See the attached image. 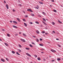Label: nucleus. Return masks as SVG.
<instances>
[{
	"instance_id": "obj_36",
	"label": "nucleus",
	"mask_w": 63,
	"mask_h": 63,
	"mask_svg": "<svg viewBox=\"0 0 63 63\" xmlns=\"http://www.w3.org/2000/svg\"><path fill=\"white\" fill-rule=\"evenodd\" d=\"M45 34L46 35H48V33L46 32L45 33Z\"/></svg>"
},
{
	"instance_id": "obj_42",
	"label": "nucleus",
	"mask_w": 63,
	"mask_h": 63,
	"mask_svg": "<svg viewBox=\"0 0 63 63\" xmlns=\"http://www.w3.org/2000/svg\"><path fill=\"white\" fill-rule=\"evenodd\" d=\"M32 44H33V45H35V44L33 42H32Z\"/></svg>"
},
{
	"instance_id": "obj_32",
	"label": "nucleus",
	"mask_w": 63,
	"mask_h": 63,
	"mask_svg": "<svg viewBox=\"0 0 63 63\" xmlns=\"http://www.w3.org/2000/svg\"><path fill=\"white\" fill-rule=\"evenodd\" d=\"M6 59L7 61H9V59H8V58H6Z\"/></svg>"
},
{
	"instance_id": "obj_16",
	"label": "nucleus",
	"mask_w": 63,
	"mask_h": 63,
	"mask_svg": "<svg viewBox=\"0 0 63 63\" xmlns=\"http://www.w3.org/2000/svg\"><path fill=\"white\" fill-rule=\"evenodd\" d=\"M12 53H13V54H15V52L13 51H12Z\"/></svg>"
},
{
	"instance_id": "obj_14",
	"label": "nucleus",
	"mask_w": 63,
	"mask_h": 63,
	"mask_svg": "<svg viewBox=\"0 0 63 63\" xmlns=\"http://www.w3.org/2000/svg\"><path fill=\"white\" fill-rule=\"evenodd\" d=\"M60 60H61V59L60 58H58L57 59V60H58V61H60Z\"/></svg>"
},
{
	"instance_id": "obj_15",
	"label": "nucleus",
	"mask_w": 63,
	"mask_h": 63,
	"mask_svg": "<svg viewBox=\"0 0 63 63\" xmlns=\"http://www.w3.org/2000/svg\"><path fill=\"white\" fill-rule=\"evenodd\" d=\"M24 25H25V26H26H26H27V24H26L25 23H24Z\"/></svg>"
},
{
	"instance_id": "obj_18",
	"label": "nucleus",
	"mask_w": 63,
	"mask_h": 63,
	"mask_svg": "<svg viewBox=\"0 0 63 63\" xmlns=\"http://www.w3.org/2000/svg\"><path fill=\"white\" fill-rule=\"evenodd\" d=\"M43 19L44 21H46V19H45L44 18H43Z\"/></svg>"
},
{
	"instance_id": "obj_9",
	"label": "nucleus",
	"mask_w": 63,
	"mask_h": 63,
	"mask_svg": "<svg viewBox=\"0 0 63 63\" xmlns=\"http://www.w3.org/2000/svg\"><path fill=\"white\" fill-rule=\"evenodd\" d=\"M4 44L6 46H8L9 45H8V44H7L6 43H4Z\"/></svg>"
},
{
	"instance_id": "obj_56",
	"label": "nucleus",
	"mask_w": 63,
	"mask_h": 63,
	"mask_svg": "<svg viewBox=\"0 0 63 63\" xmlns=\"http://www.w3.org/2000/svg\"><path fill=\"white\" fill-rule=\"evenodd\" d=\"M42 50H45V49H42Z\"/></svg>"
},
{
	"instance_id": "obj_45",
	"label": "nucleus",
	"mask_w": 63,
	"mask_h": 63,
	"mask_svg": "<svg viewBox=\"0 0 63 63\" xmlns=\"http://www.w3.org/2000/svg\"><path fill=\"white\" fill-rule=\"evenodd\" d=\"M30 24H33V23L32 22H30Z\"/></svg>"
},
{
	"instance_id": "obj_63",
	"label": "nucleus",
	"mask_w": 63,
	"mask_h": 63,
	"mask_svg": "<svg viewBox=\"0 0 63 63\" xmlns=\"http://www.w3.org/2000/svg\"><path fill=\"white\" fill-rule=\"evenodd\" d=\"M49 57H51V56H49Z\"/></svg>"
},
{
	"instance_id": "obj_51",
	"label": "nucleus",
	"mask_w": 63,
	"mask_h": 63,
	"mask_svg": "<svg viewBox=\"0 0 63 63\" xmlns=\"http://www.w3.org/2000/svg\"><path fill=\"white\" fill-rule=\"evenodd\" d=\"M54 0H52V1L53 2H54Z\"/></svg>"
},
{
	"instance_id": "obj_58",
	"label": "nucleus",
	"mask_w": 63,
	"mask_h": 63,
	"mask_svg": "<svg viewBox=\"0 0 63 63\" xmlns=\"http://www.w3.org/2000/svg\"><path fill=\"white\" fill-rule=\"evenodd\" d=\"M54 60H53L52 61V62H53V61H54Z\"/></svg>"
},
{
	"instance_id": "obj_23",
	"label": "nucleus",
	"mask_w": 63,
	"mask_h": 63,
	"mask_svg": "<svg viewBox=\"0 0 63 63\" xmlns=\"http://www.w3.org/2000/svg\"><path fill=\"white\" fill-rule=\"evenodd\" d=\"M58 22H59V23H62V22H60L59 20H58Z\"/></svg>"
},
{
	"instance_id": "obj_30",
	"label": "nucleus",
	"mask_w": 63,
	"mask_h": 63,
	"mask_svg": "<svg viewBox=\"0 0 63 63\" xmlns=\"http://www.w3.org/2000/svg\"><path fill=\"white\" fill-rule=\"evenodd\" d=\"M31 16H34V14H31Z\"/></svg>"
},
{
	"instance_id": "obj_55",
	"label": "nucleus",
	"mask_w": 63,
	"mask_h": 63,
	"mask_svg": "<svg viewBox=\"0 0 63 63\" xmlns=\"http://www.w3.org/2000/svg\"><path fill=\"white\" fill-rule=\"evenodd\" d=\"M50 7H52V5H50Z\"/></svg>"
},
{
	"instance_id": "obj_5",
	"label": "nucleus",
	"mask_w": 63,
	"mask_h": 63,
	"mask_svg": "<svg viewBox=\"0 0 63 63\" xmlns=\"http://www.w3.org/2000/svg\"><path fill=\"white\" fill-rule=\"evenodd\" d=\"M17 20L18 21H19V22H20V20L19 18H17Z\"/></svg>"
},
{
	"instance_id": "obj_3",
	"label": "nucleus",
	"mask_w": 63,
	"mask_h": 63,
	"mask_svg": "<svg viewBox=\"0 0 63 63\" xmlns=\"http://www.w3.org/2000/svg\"><path fill=\"white\" fill-rule=\"evenodd\" d=\"M51 51H52V52H56V51L53 50L52 49H51Z\"/></svg>"
},
{
	"instance_id": "obj_61",
	"label": "nucleus",
	"mask_w": 63,
	"mask_h": 63,
	"mask_svg": "<svg viewBox=\"0 0 63 63\" xmlns=\"http://www.w3.org/2000/svg\"><path fill=\"white\" fill-rule=\"evenodd\" d=\"M41 53H44V52H41Z\"/></svg>"
},
{
	"instance_id": "obj_6",
	"label": "nucleus",
	"mask_w": 63,
	"mask_h": 63,
	"mask_svg": "<svg viewBox=\"0 0 63 63\" xmlns=\"http://www.w3.org/2000/svg\"><path fill=\"white\" fill-rule=\"evenodd\" d=\"M13 23H15V24H17V22L16 21H13Z\"/></svg>"
},
{
	"instance_id": "obj_49",
	"label": "nucleus",
	"mask_w": 63,
	"mask_h": 63,
	"mask_svg": "<svg viewBox=\"0 0 63 63\" xmlns=\"http://www.w3.org/2000/svg\"><path fill=\"white\" fill-rule=\"evenodd\" d=\"M2 30L3 31H5V30L4 29H2Z\"/></svg>"
},
{
	"instance_id": "obj_19",
	"label": "nucleus",
	"mask_w": 63,
	"mask_h": 63,
	"mask_svg": "<svg viewBox=\"0 0 63 63\" xmlns=\"http://www.w3.org/2000/svg\"><path fill=\"white\" fill-rule=\"evenodd\" d=\"M7 36H8V37H10V34L9 33H7Z\"/></svg>"
},
{
	"instance_id": "obj_62",
	"label": "nucleus",
	"mask_w": 63,
	"mask_h": 63,
	"mask_svg": "<svg viewBox=\"0 0 63 63\" xmlns=\"http://www.w3.org/2000/svg\"><path fill=\"white\" fill-rule=\"evenodd\" d=\"M19 34H21V32H19Z\"/></svg>"
},
{
	"instance_id": "obj_31",
	"label": "nucleus",
	"mask_w": 63,
	"mask_h": 63,
	"mask_svg": "<svg viewBox=\"0 0 63 63\" xmlns=\"http://www.w3.org/2000/svg\"><path fill=\"white\" fill-rule=\"evenodd\" d=\"M19 47H22V46H21V45H19Z\"/></svg>"
},
{
	"instance_id": "obj_46",
	"label": "nucleus",
	"mask_w": 63,
	"mask_h": 63,
	"mask_svg": "<svg viewBox=\"0 0 63 63\" xmlns=\"http://www.w3.org/2000/svg\"><path fill=\"white\" fill-rule=\"evenodd\" d=\"M43 61H46V59H44Z\"/></svg>"
},
{
	"instance_id": "obj_43",
	"label": "nucleus",
	"mask_w": 63,
	"mask_h": 63,
	"mask_svg": "<svg viewBox=\"0 0 63 63\" xmlns=\"http://www.w3.org/2000/svg\"><path fill=\"white\" fill-rule=\"evenodd\" d=\"M28 17V16L27 15H25V17Z\"/></svg>"
},
{
	"instance_id": "obj_48",
	"label": "nucleus",
	"mask_w": 63,
	"mask_h": 63,
	"mask_svg": "<svg viewBox=\"0 0 63 63\" xmlns=\"http://www.w3.org/2000/svg\"><path fill=\"white\" fill-rule=\"evenodd\" d=\"M53 32L54 33H55V32L54 31H53Z\"/></svg>"
},
{
	"instance_id": "obj_41",
	"label": "nucleus",
	"mask_w": 63,
	"mask_h": 63,
	"mask_svg": "<svg viewBox=\"0 0 63 63\" xmlns=\"http://www.w3.org/2000/svg\"><path fill=\"white\" fill-rule=\"evenodd\" d=\"M23 21H25V19H23Z\"/></svg>"
},
{
	"instance_id": "obj_21",
	"label": "nucleus",
	"mask_w": 63,
	"mask_h": 63,
	"mask_svg": "<svg viewBox=\"0 0 63 63\" xmlns=\"http://www.w3.org/2000/svg\"><path fill=\"white\" fill-rule=\"evenodd\" d=\"M26 49H27V50H29L30 49V48H26Z\"/></svg>"
},
{
	"instance_id": "obj_8",
	"label": "nucleus",
	"mask_w": 63,
	"mask_h": 63,
	"mask_svg": "<svg viewBox=\"0 0 63 63\" xmlns=\"http://www.w3.org/2000/svg\"><path fill=\"white\" fill-rule=\"evenodd\" d=\"M36 32L37 33V34H39L40 33V32H39V31L37 30L36 31Z\"/></svg>"
},
{
	"instance_id": "obj_38",
	"label": "nucleus",
	"mask_w": 63,
	"mask_h": 63,
	"mask_svg": "<svg viewBox=\"0 0 63 63\" xmlns=\"http://www.w3.org/2000/svg\"><path fill=\"white\" fill-rule=\"evenodd\" d=\"M34 56L35 57H37V56L36 55H34Z\"/></svg>"
},
{
	"instance_id": "obj_10",
	"label": "nucleus",
	"mask_w": 63,
	"mask_h": 63,
	"mask_svg": "<svg viewBox=\"0 0 63 63\" xmlns=\"http://www.w3.org/2000/svg\"><path fill=\"white\" fill-rule=\"evenodd\" d=\"M6 7L7 9H9V7H8V4H7L6 5Z\"/></svg>"
},
{
	"instance_id": "obj_35",
	"label": "nucleus",
	"mask_w": 63,
	"mask_h": 63,
	"mask_svg": "<svg viewBox=\"0 0 63 63\" xmlns=\"http://www.w3.org/2000/svg\"><path fill=\"white\" fill-rule=\"evenodd\" d=\"M42 40L43 39H42L40 38V41H42Z\"/></svg>"
},
{
	"instance_id": "obj_4",
	"label": "nucleus",
	"mask_w": 63,
	"mask_h": 63,
	"mask_svg": "<svg viewBox=\"0 0 63 63\" xmlns=\"http://www.w3.org/2000/svg\"><path fill=\"white\" fill-rule=\"evenodd\" d=\"M26 55H27L28 56H30V57H31V56L29 54L27 53H26Z\"/></svg>"
},
{
	"instance_id": "obj_33",
	"label": "nucleus",
	"mask_w": 63,
	"mask_h": 63,
	"mask_svg": "<svg viewBox=\"0 0 63 63\" xmlns=\"http://www.w3.org/2000/svg\"><path fill=\"white\" fill-rule=\"evenodd\" d=\"M29 46L30 47H33V46H32V45L31 44H30Z\"/></svg>"
},
{
	"instance_id": "obj_17",
	"label": "nucleus",
	"mask_w": 63,
	"mask_h": 63,
	"mask_svg": "<svg viewBox=\"0 0 63 63\" xmlns=\"http://www.w3.org/2000/svg\"><path fill=\"white\" fill-rule=\"evenodd\" d=\"M39 3L40 4H43V3L39 1Z\"/></svg>"
},
{
	"instance_id": "obj_12",
	"label": "nucleus",
	"mask_w": 63,
	"mask_h": 63,
	"mask_svg": "<svg viewBox=\"0 0 63 63\" xmlns=\"http://www.w3.org/2000/svg\"><path fill=\"white\" fill-rule=\"evenodd\" d=\"M1 60L3 62H5V60H4V59H1Z\"/></svg>"
},
{
	"instance_id": "obj_53",
	"label": "nucleus",
	"mask_w": 63,
	"mask_h": 63,
	"mask_svg": "<svg viewBox=\"0 0 63 63\" xmlns=\"http://www.w3.org/2000/svg\"><path fill=\"white\" fill-rule=\"evenodd\" d=\"M56 40H59V39H58V38H57L56 39Z\"/></svg>"
},
{
	"instance_id": "obj_59",
	"label": "nucleus",
	"mask_w": 63,
	"mask_h": 63,
	"mask_svg": "<svg viewBox=\"0 0 63 63\" xmlns=\"http://www.w3.org/2000/svg\"><path fill=\"white\" fill-rule=\"evenodd\" d=\"M45 29H47V28H45Z\"/></svg>"
},
{
	"instance_id": "obj_24",
	"label": "nucleus",
	"mask_w": 63,
	"mask_h": 63,
	"mask_svg": "<svg viewBox=\"0 0 63 63\" xmlns=\"http://www.w3.org/2000/svg\"><path fill=\"white\" fill-rule=\"evenodd\" d=\"M39 46H43V45L42 44H39Z\"/></svg>"
},
{
	"instance_id": "obj_54",
	"label": "nucleus",
	"mask_w": 63,
	"mask_h": 63,
	"mask_svg": "<svg viewBox=\"0 0 63 63\" xmlns=\"http://www.w3.org/2000/svg\"><path fill=\"white\" fill-rule=\"evenodd\" d=\"M4 3H6V1H4Z\"/></svg>"
},
{
	"instance_id": "obj_37",
	"label": "nucleus",
	"mask_w": 63,
	"mask_h": 63,
	"mask_svg": "<svg viewBox=\"0 0 63 63\" xmlns=\"http://www.w3.org/2000/svg\"><path fill=\"white\" fill-rule=\"evenodd\" d=\"M52 23L53 24V25H54V24H55V23H54V22H52Z\"/></svg>"
},
{
	"instance_id": "obj_27",
	"label": "nucleus",
	"mask_w": 63,
	"mask_h": 63,
	"mask_svg": "<svg viewBox=\"0 0 63 63\" xmlns=\"http://www.w3.org/2000/svg\"><path fill=\"white\" fill-rule=\"evenodd\" d=\"M35 22L36 23H37V24H39V23L38 21H35Z\"/></svg>"
},
{
	"instance_id": "obj_2",
	"label": "nucleus",
	"mask_w": 63,
	"mask_h": 63,
	"mask_svg": "<svg viewBox=\"0 0 63 63\" xmlns=\"http://www.w3.org/2000/svg\"><path fill=\"white\" fill-rule=\"evenodd\" d=\"M21 41H22V42H25L26 41H25V40L24 39H20Z\"/></svg>"
},
{
	"instance_id": "obj_44",
	"label": "nucleus",
	"mask_w": 63,
	"mask_h": 63,
	"mask_svg": "<svg viewBox=\"0 0 63 63\" xmlns=\"http://www.w3.org/2000/svg\"><path fill=\"white\" fill-rule=\"evenodd\" d=\"M58 47H61V46L59 44L58 45Z\"/></svg>"
},
{
	"instance_id": "obj_13",
	"label": "nucleus",
	"mask_w": 63,
	"mask_h": 63,
	"mask_svg": "<svg viewBox=\"0 0 63 63\" xmlns=\"http://www.w3.org/2000/svg\"><path fill=\"white\" fill-rule=\"evenodd\" d=\"M53 12H55V13H56V12H57V11H56V10L55 9H53Z\"/></svg>"
},
{
	"instance_id": "obj_64",
	"label": "nucleus",
	"mask_w": 63,
	"mask_h": 63,
	"mask_svg": "<svg viewBox=\"0 0 63 63\" xmlns=\"http://www.w3.org/2000/svg\"><path fill=\"white\" fill-rule=\"evenodd\" d=\"M31 63H33V62H31Z\"/></svg>"
},
{
	"instance_id": "obj_39",
	"label": "nucleus",
	"mask_w": 63,
	"mask_h": 63,
	"mask_svg": "<svg viewBox=\"0 0 63 63\" xmlns=\"http://www.w3.org/2000/svg\"><path fill=\"white\" fill-rule=\"evenodd\" d=\"M13 12H16V10H15V9H13Z\"/></svg>"
},
{
	"instance_id": "obj_60",
	"label": "nucleus",
	"mask_w": 63,
	"mask_h": 63,
	"mask_svg": "<svg viewBox=\"0 0 63 63\" xmlns=\"http://www.w3.org/2000/svg\"><path fill=\"white\" fill-rule=\"evenodd\" d=\"M33 37H34V38H35V37H35V36H33Z\"/></svg>"
},
{
	"instance_id": "obj_47",
	"label": "nucleus",
	"mask_w": 63,
	"mask_h": 63,
	"mask_svg": "<svg viewBox=\"0 0 63 63\" xmlns=\"http://www.w3.org/2000/svg\"><path fill=\"white\" fill-rule=\"evenodd\" d=\"M17 35H18V34H15V36H17Z\"/></svg>"
},
{
	"instance_id": "obj_7",
	"label": "nucleus",
	"mask_w": 63,
	"mask_h": 63,
	"mask_svg": "<svg viewBox=\"0 0 63 63\" xmlns=\"http://www.w3.org/2000/svg\"><path fill=\"white\" fill-rule=\"evenodd\" d=\"M13 27L14 28H17V27L15 26V25H13Z\"/></svg>"
},
{
	"instance_id": "obj_40",
	"label": "nucleus",
	"mask_w": 63,
	"mask_h": 63,
	"mask_svg": "<svg viewBox=\"0 0 63 63\" xmlns=\"http://www.w3.org/2000/svg\"><path fill=\"white\" fill-rule=\"evenodd\" d=\"M43 22L44 23V24H45L46 25H47L45 23V22Z\"/></svg>"
},
{
	"instance_id": "obj_22",
	"label": "nucleus",
	"mask_w": 63,
	"mask_h": 63,
	"mask_svg": "<svg viewBox=\"0 0 63 63\" xmlns=\"http://www.w3.org/2000/svg\"><path fill=\"white\" fill-rule=\"evenodd\" d=\"M37 59L38 60H41V58H37Z\"/></svg>"
},
{
	"instance_id": "obj_11",
	"label": "nucleus",
	"mask_w": 63,
	"mask_h": 63,
	"mask_svg": "<svg viewBox=\"0 0 63 63\" xmlns=\"http://www.w3.org/2000/svg\"><path fill=\"white\" fill-rule=\"evenodd\" d=\"M36 42H39V40L38 39L36 38Z\"/></svg>"
},
{
	"instance_id": "obj_26",
	"label": "nucleus",
	"mask_w": 63,
	"mask_h": 63,
	"mask_svg": "<svg viewBox=\"0 0 63 63\" xmlns=\"http://www.w3.org/2000/svg\"><path fill=\"white\" fill-rule=\"evenodd\" d=\"M37 7H36V9H39V6L38 5H37Z\"/></svg>"
},
{
	"instance_id": "obj_29",
	"label": "nucleus",
	"mask_w": 63,
	"mask_h": 63,
	"mask_svg": "<svg viewBox=\"0 0 63 63\" xmlns=\"http://www.w3.org/2000/svg\"><path fill=\"white\" fill-rule=\"evenodd\" d=\"M17 50L19 52H21V50L19 49H18Z\"/></svg>"
},
{
	"instance_id": "obj_1",
	"label": "nucleus",
	"mask_w": 63,
	"mask_h": 63,
	"mask_svg": "<svg viewBox=\"0 0 63 63\" xmlns=\"http://www.w3.org/2000/svg\"><path fill=\"white\" fill-rule=\"evenodd\" d=\"M27 11H30V12H33V11L30 9H28L27 10Z\"/></svg>"
},
{
	"instance_id": "obj_50",
	"label": "nucleus",
	"mask_w": 63,
	"mask_h": 63,
	"mask_svg": "<svg viewBox=\"0 0 63 63\" xmlns=\"http://www.w3.org/2000/svg\"><path fill=\"white\" fill-rule=\"evenodd\" d=\"M19 6H20L21 7V4H19Z\"/></svg>"
},
{
	"instance_id": "obj_34",
	"label": "nucleus",
	"mask_w": 63,
	"mask_h": 63,
	"mask_svg": "<svg viewBox=\"0 0 63 63\" xmlns=\"http://www.w3.org/2000/svg\"><path fill=\"white\" fill-rule=\"evenodd\" d=\"M42 33H45V31H42Z\"/></svg>"
},
{
	"instance_id": "obj_25",
	"label": "nucleus",
	"mask_w": 63,
	"mask_h": 63,
	"mask_svg": "<svg viewBox=\"0 0 63 63\" xmlns=\"http://www.w3.org/2000/svg\"><path fill=\"white\" fill-rule=\"evenodd\" d=\"M16 54H17V55H20V54H19L18 53V52H16Z\"/></svg>"
},
{
	"instance_id": "obj_57",
	"label": "nucleus",
	"mask_w": 63,
	"mask_h": 63,
	"mask_svg": "<svg viewBox=\"0 0 63 63\" xmlns=\"http://www.w3.org/2000/svg\"><path fill=\"white\" fill-rule=\"evenodd\" d=\"M39 17H42V16H41L40 15H39Z\"/></svg>"
},
{
	"instance_id": "obj_20",
	"label": "nucleus",
	"mask_w": 63,
	"mask_h": 63,
	"mask_svg": "<svg viewBox=\"0 0 63 63\" xmlns=\"http://www.w3.org/2000/svg\"><path fill=\"white\" fill-rule=\"evenodd\" d=\"M42 13L44 15H46V13H45V12H42Z\"/></svg>"
},
{
	"instance_id": "obj_52",
	"label": "nucleus",
	"mask_w": 63,
	"mask_h": 63,
	"mask_svg": "<svg viewBox=\"0 0 63 63\" xmlns=\"http://www.w3.org/2000/svg\"><path fill=\"white\" fill-rule=\"evenodd\" d=\"M10 22H11V23H12V22H13V21H10Z\"/></svg>"
},
{
	"instance_id": "obj_28",
	"label": "nucleus",
	"mask_w": 63,
	"mask_h": 63,
	"mask_svg": "<svg viewBox=\"0 0 63 63\" xmlns=\"http://www.w3.org/2000/svg\"><path fill=\"white\" fill-rule=\"evenodd\" d=\"M23 35L25 37H26V35L25 34L23 33Z\"/></svg>"
}]
</instances>
